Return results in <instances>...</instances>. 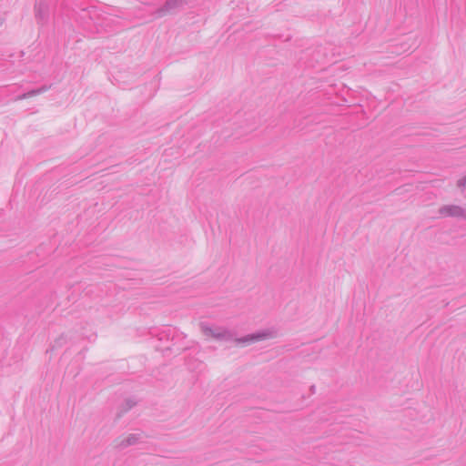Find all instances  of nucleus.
I'll return each instance as SVG.
<instances>
[{
	"label": "nucleus",
	"mask_w": 466,
	"mask_h": 466,
	"mask_svg": "<svg viewBox=\"0 0 466 466\" xmlns=\"http://www.w3.org/2000/svg\"><path fill=\"white\" fill-rule=\"evenodd\" d=\"M441 218H457L466 219V209L458 205H444L438 210Z\"/></svg>",
	"instance_id": "4"
},
{
	"label": "nucleus",
	"mask_w": 466,
	"mask_h": 466,
	"mask_svg": "<svg viewBox=\"0 0 466 466\" xmlns=\"http://www.w3.org/2000/svg\"><path fill=\"white\" fill-rule=\"evenodd\" d=\"M141 433H131L127 437L117 441L116 448L118 450H124L129 446L135 445L141 439Z\"/></svg>",
	"instance_id": "5"
},
{
	"label": "nucleus",
	"mask_w": 466,
	"mask_h": 466,
	"mask_svg": "<svg viewBox=\"0 0 466 466\" xmlns=\"http://www.w3.org/2000/svg\"><path fill=\"white\" fill-rule=\"evenodd\" d=\"M457 186L460 188L466 189V176L457 181Z\"/></svg>",
	"instance_id": "10"
},
{
	"label": "nucleus",
	"mask_w": 466,
	"mask_h": 466,
	"mask_svg": "<svg viewBox=\"0 0 466 466\" xmlns=\"http://www.w3.org/2000/svg\"><path fill=\"white\" fill-rule=\"evenodd\" d=\"M50 87H51V86L45 85V86H42L39 88L32 89V90H30V91L26 92V93H24V94L18 96L16 100H22V99H25V98H28V97H31V96L42 94V93L47 91Z\"/></svg>",
	"instance_id": "7"
},
{
	"label": "nucleus",
	"mask_w": 466,
	"mask_h": 466,
	"mask_svg": "<svg viewBox=\"0 0 466 466\" xmlns=\"http://www.w3.org/2000/svg\"><path fill=\"white\" fill-rule=\"evenodd\" d=\"M67 342V336L64 333H62L58 338H56L54 341V345L52 346V350H54L56 348H61L64 345H66Z\"/></svg>",
	"instance_id": "8"
},
{
	"label": "nucleus",
	"mask_w": 466,
	"mask_h": 466,
	"mask_svg": "<svg viewBox=\"0 0 466 466\" xmlns=\"http://www.w3.org/2000/svg\"><path fill=\"white\" fill-rule=\"evenodd\" d=\"M199 329L202 334L208 339L217 341L229 342L235 339V331L226 327L209 325L207 322H200Z\"/></svg>",
	"instance_id": "1"
},
{
	"label": "nucleus",
	"mask_w": 466,
	"mask_h": 466,
	"mask_svg": "<svg viewBox=\"0 0 466 466\" xmlns=\"http://www.w3.org/2000/svg\"><path fill=\"white\" fill-rule=\"evenodd\" d=\"M35 17L41 23H45L47 19V6L45 2L39 1L35 6Z\"/></svg>",
	"instance_id": "6"
},
{
	"label": "nucleus",
	"mask_w": 466,
	"mask_h": 466,
	"mask_svg": "<svg viewBox=\"0 0 466 466\" xmlns=\"http://www.w3.org/2000/svg\"><path fill=\"white\" fill-rule=\"evenodd\" d=\"M130 410V406H127L125 403H123L119 409H118V411L116 413V417L117 418H120L122 417L125 413H127L128 410Z\"/></svg>",
	"instance_id": "9"
},
{
	"label": "nucleus",
	"mask_w": 466,
	"mask_h": 466,
	"mask_svg": "<svg viewBox=\"0 0 466 466\" xmlns=\"http://www.w3.org/2000/svg\"><path fill=\"white\" fill-rule=\"evenodd\" d=\"M278 337V330L275 329H266L263 330H259L258 332L248 334L247 336L238 338L235 333V339L233 341L237 345L246 346L248 344H252L258 341H262L266 339H275Z\"/></svg>",
	"instance_id": "2"
},
{
	"label": "nucleus",
	"mask_w": 466,
	"mask_h": 466,
	"mask_svg": "<svg viewBox=\"0 0 466 466\" xmlns=\"http://www.w3.org/2000/svg\"><path fill=\"white\" fill-rule=\"evenodd\" d=\"M310 390H311L312 392H314L315 391V386L314 385L311 386Z\"/></svg>",
	"instance_id": "12"
},
{
	"label": "nucleus",
	"mask_w": 466,
	"mask_h": 466,
	"mask_svg": "<svg viewBox=\"0 0 466 466\" xmlns=\"http://www.w3.org/2000/svg\"><path fill=\"white\" fill-rule=\"evenodd\" d=\"M125 404L127 406H130V410H131L137 404V401H135L131 399H127V400H126Z\"/></svg>",
	"instance_id": "11"
},
{
	"label": "nucleus",
	"mask_w": 466,
	"mask_h": 466,
	"mask_svg": "<svg viewBox=\"0 0 466 466\" xmlns=\"http://www.w3.org/2000/svg\"><path fill=\"white\" fill-rule=\"evenodd\" d=\"M187 4V0H167L164 5L156 10V16L162 17L171 15L183 8Z\"/></svg>",
	"instance_id": "3"
}]
</instances>
